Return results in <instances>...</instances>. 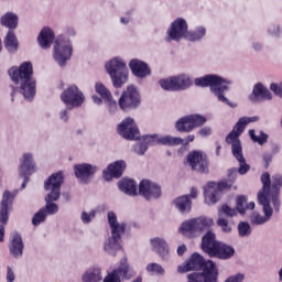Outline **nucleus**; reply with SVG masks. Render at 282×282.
<instances>
[{
    "label": "nucleus",
    "instance_id": "16",
    "mask_svg": "<svg viewBox=\"0 0 282 282\" xmlns=\"http://www.w3.org/2000/svg\"><path fill=\"white\" fill-rule=\"evenodd\" d=\"M187 164L192 171L208 173V155L200 151H192L187 154Z\"/></svg>",
    "mask_w": 282,
    "mask_h": 282
},
{
    "label": "nucleus",
    "instance_id": "55",
    "mask_svg": "<svg viewBox=\"0 0 282 282\" xmlns=\"http://www.w3.org/2000/svg\"><path fill=\"white\" fill-rule=\"evenodd\" d=\"M148 149L149 147L147 145V143L141 141V143L134 145V153H137L138 155H144Z\"/></svg>",
    "mask_w": 282,
    "mask_h": 282
},
{
    "label": "nucleus",
    "instance_id": "17",
    "mask_svg": "<svg viewBox=\"0 0 282 282\" xmlns=\"http://www.w3.org/2000/svg\"><path fill=\"white\" fill-rule=\"evenodd\" d=\"M63 172L52 174L44 183V191H48V199L61 198V186H63Z\"/></svg>",
    "mask_w": 282,
    "mask_h": 282
},
{
    "label": "nucleus",
    "instance_id": "27",
    "mask_svg": "<svg viewBox=\"0 0 282 282\" xmlns=\"http://www.w3.org/2000/svg\"><path fill=\"white\" fill-rule=\"evenodd\" d=\"M210 257H216V259H221L223 261L232 259V257H235V248L224 242H219Z\"/></svg>",
    "mask_w": 282,
    "mask_h": 282
},
{
    "label": "nucleus",
    "instance_id": "18",
    "mask_svg": "<svg viewBox=\"0 0 282 282\" xmlns=\"http://www.w3.org/2000/svg\"><path fill=\"white\" fill-rule=\"evenodd\" d=\"M138 194L151 202V199H159L162 196V187L149 180H143L139 184Z\"/></svg>",
    "mask_w": 282,
    "mask_h": 282
},
{
    "label": "nucleus",
    "instance_id": "33",
    "mask_svg": "<svg viewBox=\"0 0 282 282\" xmlns=\"http://www.w3.org/2000/svg\"><path fill=\"white\" fill-rule=\"evenodd\" d=\"M119 249H120V238H117L116 236H110L105 240L104 250L110 257H116Z\"/></svg>",
    "mask_w": 282,
    "mask_h": 282
},
{
    "label": "nucleus",
    "instance_id": "40",
    "mask_svg": "<svg viewBox=\"0 0 282 282\" xmlns=\"http://www.w3.org/2000/svg\"><path fill=\"white\" fill-rule=\"evenodd\" d=\"M206 36V28L198 26L195 31H187L185 39L187 41H199Z\"/></svg>",
    "mask_w": 282,
    "mask_h": 282
},
{
    "label": "nucleus",
    "instance_id": "23",
    "mask_svg": "<svg viewBox=\"0 0 282 282\" xmlns=\"http://www.w3.org/2000/svg\"><path fill=\"white\" fill-rule=\"evenodd\" d=\"M23 238H21V234L14 231L11 234L10 242H9V252L12 254L14 259H21L23 257Z\"/></svg>",
    "mask_w": 282,
    "mask_h": 282
},
{
    "label": "nucleus",
    "instance_id": "15",
    "mask_svg": "<svg viewBox=\"0 0 282 282\" xmlns=\"http://www.w3.org/2000/svg\"><path fill=\"white\" fill-rule=\"evenodd\" d=\"M187 33L188 23L183 18H177L171 23L170 29L167 30L166 42L171 43V41H182V39H186Z\"/></svg>",
    "mask_w": 282,
    "mask_h": 282
},
{
    "label": "nucleus",
    "instance_id": "26",
    "mask_svg": "<svg viewBox=\"0 0 282 282\" xmlns=\"http://www.w3.org/2000/svg\"><path fill=\"white\" fill-rule=\"evenodd\" d=\"M82 282H102V268L93 265L86 269L80 275Z\"/></svg>",
    "mask_w": 282,
    "mask_h": 282
},
{
    "label": "nucleus",
    "instance_id": "25",
    "mask_svg": "<svg viewBox=\"0 0 282 282\" xmlns=\"http://www.w3.org/2000/svg\"><path fill=\"white\" fill-rule=\"evenodd\" d=\"M172 206L181 214L188 215L193 210V200L191 196L182 195L172 200Z\"/></svg>",
    "mask_w": 282,
    "mask_h": 282
},
{
    "label": "nucleus",
    "instance_id": "8",
    "mask_svg": "<svg viewBox=\"0 0 282 282\" xmlns=\"http://www.w3.org/2000/svg\"><path fill=\"white\" fill-rule=\"evenodd\" d=\"M72 54H74L72 42L64 37H57L54 43V61L59 64L61 67H64L67 61L72 58Z\"/></svg>",
    "mask_w": 282,
    "mask_h": 282
},
{
    "label": "nucleus",
    "instance_id": "58",
    "mask_svg": "<svg viewBox=\"0 0 282 282\" xmlns=\"http://www.w3.org/2000/svg\"><path fill=\"white\" fill-rule=\"evenodd\" d=\"M104 282H122L120 276L115 272L109 273L106 278L102 279Z\"/></svg>",
    "mask_w": 282,
    "mask_h": 282
},
{
    "label": "nucleus",
    "instance_id": "35",
    "mask_svg": "<svg viewBox=\"0 0 282 282\" xmlns=\"http://www.w3.org/2000/svg\"><path fill=\"white\" fill-rule=\"evenodd\" d=\"M109 74L112 80V85L117 89H120V87L126 85L127 80H129V74L127 72H110Z\"/></svg>",
    "mask_w": 282,
    "mask_h": 282
},
{
    "label": "nucleus",
    "instance_id": "37",
    "mask_svg": "<svg viewBox=\"0 0 282 282\" xmlns=\"http://www.w3.org/2000/svg\"><path fill=\"white\" fill-rule=\"evenodd\" d=\"M254 202H249L246 199V196H240L237 198V210L240 215H243L246 210H254Z\"/></svg>",
    "mask_w": 282,
    "mask_h": 282
},
{
    "label": "nucleus",
    "instance_id": "2",
    "mask_svg": "<svg viewBox=\"0 0 282 282\" xmlns=\"http://www.w3.org/2000/svg\"><path fill=\"white\" fill-rule=\"evenodd\" d=\"M193 270H200L198 272L187 274V282H217L219 270L212 260H204L199 253H194L183 264L177 267V272L184 274Z\"/></svg>",
    "mask_w": 282,
    "mask_h": 282
},
{
    "label": "nucleus",
    "instance_id": "14",
    "mask_svg": "<svg viewBox=\"0 0 282 282\" xmlns=\"http://www.w3.org/2000/svg\"><path fill=\"white\" fill-rule=\"evenodd\" d=\"M12 202H14V196L6 191L2 194V199L0 204V241H3V237L6 235V224H8V219H10V206H12Z\"/></svg>",
    "mask_w": 282,
    "mask_h": 282
},
{
    "label": "nucleus",
    "instance_id": "62",
    "mask_svg": "<svg viewBox=\"0 0 282 282\" xmlns=\"http://www.w3.org/2000/svg\"><path fill=\"white\" fill-rule=\"evenodd\" d=\"M59 120H62V122H68L69 115L67 113V110H61Z\"/></svg>",
    "mask_w": 282,
    "mask_h": 282
},
{
    "label": "nucleus",
    "instance_id": "53",
    "mask_svg": "<svg viewBox=\"0 0 282 282\" xmlns=\"http://www.w3.org/2000/svg\"><path fill=\"white\" fill-rule=\"evenodd\" d=\"M221 215H226V217H235V215H237V209L231 208L228 205H223L219 210V217H221Z\"/></svg>",
    "mask_w": 282,
    "mask_h": 282
},
{
    "label": "nucleus",
    "instance_id": "36",
    "mask_svg": "<svg viewBox=\"0 0 282 282\" xmlns=\"http://www.w3.org/2000/svg\"><path fill=\"white\" fill-rule=\"evenodd\" d=\"M105 68L106 72H123V69H127V64L122 58L115 57L106 63Z\"/></svg>",
    "mask_w": 282,
    "mask_h": 282
},
{
    "label": "nucleus",
    "instance_id": "32",
    "mask_svg": "<svg viewBox=\"0 0 282 282\" xmlns=\"http://www.w3.org/2000/svg\"><path fill=\"white\" fill-rule=\"evenodd\" d=\"M195 141V134H189L187 135L186 139H182L180 137H171V135H166L164 139H162V142L164 144H169V147H180V144L182 147H188V144H191V142Z\"/></svg>",
    "mask_w": 282,
    "mask_h": 282
},
{
    "label": "nucleus",
    "instance_id": "10",
    "mask_svg": "<svg viewBox=\"0 0 282 282\" xmlns=\"http://www.w3.org/2000/svg\"><path fill=\"white\" fill-rule=\"evenodd\" d=\"M206 124V117L200 115H188L178 119L175 123L176 131L181 133H191L197 127H203Z\"/></svg>",
    "mask_w": 282,
    "mask_h": 282
},
{
    "label": "nucleus",
    "instance_id": "38",
    "mask_svg": "<svg viewBox=\"0 0 282 282\" xmlns=\"http://www.w3.org/2000/svg\"><path fill=\"white\" fill-rule=\"evenodd\" d=\"M129 263L127 262V258L121 259L120 261V265L118 267V269L113 270L112 272L119 276V279H129Z\"/></svg>",
    "mask_w": 282,
    "mask_h": 282
},
{
    "label": "nucleus",
    "instance_id": "1",
    "mask_svg": "<svg viewBox=\"0 0 282 282\" xmlns=\"http://www.w3.org/2000/svg\"><path fill=\"white\" fill-rule=\"evenodd\" d=\"M214 226L215 220H213V218L200 216L183 221L180 227V232L184 235V237H199L205 232L202 239V249L212 257L213 252L219 246L215 232L210 229Z\"/></svg>",
    "mask_w": 282,
    "mask_h": 282
},
{
    "label": "nucleus",
    "instance_id": "59",
    "mask_svg": "<svg viewBox=\"0 0 282 282\" xmlns=\"http://www.w3.org/2000/svg\"><path fill=\"white\" fill-rule=\"evenodd\" d=\"M17 279V275L14 274V271L12 268L8 267L7 268V282H14Z\"/></svg>",
    "mask_w": 282,
    "mask_h": 282
},
{
    "label": "nucleus",
    "instance_id": "48",
    "mask_svg": "<svg viewBox=\"0 0 282 282\" xmlns=\"http://www.w3.org/2000/svg\"><path fill=\"white\" fill-rule=\"evenodd\" d=\"M45 219H47V212H45V209L41 208L33 216L32 224H33V226H41V224H43V221H45Z\"/></svg>",
    "mask_w": 282,
    "mask_h": 282
},
{
    "label": "nucleus",
    "instance_id": "5",
    "mask_svg": "<svg viewBox=\"0 0 282 282\" xmlns=\"http://www.w3.org/2000/svg\"><path fill=\"white\" fill-rule=\"evenodd\" d=\"M228 177V181H220L219 183L209 182L204 187V198L207 206H215L221 199V193L232 187L235 180H237V170H229Z\"/></svg>",
    "mask_w": 282,
    "mask_h": 282
},
{
    "label": "nucleus",
    "instance_id": "11",
    "mask_svg": "<svg viewBox=\"0 0 282 282\" xmlns=\"http://www.w3.org/2000/svg\"><path fill=\"white\" fill-rule=\"evenodd\" d=\"M117 133L124 140H140V128L131 117H127L117 126Z\"/></svg>",
    "mask_w": 282,
    "mask_h": 282
},
{
    "label": "nucleus",
    "instance_id": "12",
    "mask_svg": "<svg viewBox=\"0 0 282 282\" xmlns=\"http://www.w3.org/2000/svg\"><path fill=\"white\" fill-rule=\"evenodd\" d=\"M140 106V91L135 86H128L119 98V107L122 111H129Z\"/></svg>",
    "mask_w": 282,
    "mask_h": 282
},
{
    "label": "nucleus",
    "instance_id": "4",
    "mask_svg": "<svg viewBox=\"0 0 282 282\" xmlns=\"http://www.w3.org/2000/svg\"><path fill=\"white\" fill-rule=\"evenodd\" d=\"M262 189L258 193L260 197H265L267 200L271 202L275 213L281 210V199L279 198V193L282 186V176L274 174L272 180L269 173H264L261 176Z\"/></svg>",
    "mask_w": 282,
    "mask_h": 282
},
{
    "label": "nucleus",
    "instance_id": "28",
    "mask_svg": "<svg viewBox=\"0 0 282 282\" xmlns=\"http://www.w3.org/2000/svg\"><path fill=\"white\" fill-rule=\"evenodd\" d=\"M54 31L50 28H44L37 36V43L42 50H50V47H52V43H54Z\"/></svg>",
    "mask_w": 282,
    "mask_h": 282
},
{
    "label": "nucleus",
    "instance_id": "29",
    "mask_svg": "<svg viewBox=\"0 0 282 282\" xmlns=\"http://www.w3.org/2000/svg\"><path fill=\"white\" fill-rule=\"evenodd\" d=\"M118 188L124 195H129L130 197H135L138 195V183L131 178H122L118 182Z\"/></svg>",
    "mask_w": 282,
    "mask_h": 282
},
{
    "label": "nucleus",
    "instance_id": "39",
    "mask_svg": "<svg viewBox=\"0 0 282 282\" xmlns=\"http://www.w3.org/2000/svg\"><path fill=\"white\" fill-rule=\"evenodd\" d=\"M129 67L131 72H151V67H149V64L135 58L130 61Z\"/></svg>",
    "mask_w": 282,
    "mask_h": 282
},
{
    "label": "nucleus",
    "instance_id": "30",
    "mask_svg": "<svg viewBox=\"0 0 282 282\" xmlns=\"http://www.w3.org/2000/svg\"><path fill=\"white\" fill-rule=\"evenodd\" d=\"M174 82V91H186L189 87H193V80L186 74H180L172 76Z\"/></svg>",
    "mask_w": 282,
    "mask_h": 282
},
{
    "label": "nucleus",
    "instance_id": "49",
    "mask_svg": "<svg viewBox=\"0 0 282 282\" xmlns=\"http://www.w3.org/2000/svg\"><path fill=\"white\" fill-rule=\"evenodd\" d=\"M107 105V111L109 116H116L118 113V102L113 100V96L104 99Z\"/></svg>",
    "mask_w": 282,
    "mask_h": 282
},
{
    "label": "nucleus",
    "instance_id": "54",
    "mask_svg": "<svg viewBox=\"0 0 282 282\" xmlns=\"http://www.w3.org/2000/svg\"><path fill=\"white\" fill-rule=\"evenodd\" d=\"M217 225L221 227L223 232H227V234L232 232V227L230 226L228 220H226V218H223L220 216V218H218L217 220Z\"/></svg>",
    "mask_w": 282,
    "mask_h": 282
},
{
    "label": "nucleus",
    "instance_id": "24",
    "mask_svg": "<svg viewBox=\"0 0 282 282\" xmlns=\"http://www.w3.org/2000/svg\"><path fill=\"white\" fill-rule=\"evenodd\" d=\"M150 246L161 259H166L169 254H171V248L169 247V242H166V239L154 237L150 239Z\"/></svg>",
    "mask_w": 282,
    "mask_h": 282
},
{
    "label": "nucleus",
    "instance_id": "3",
    "mask_svg": "<svg viewBox=\"0 0 282 282\" xmlns=\"http://www.w3.org/2000/svg\"><path fill=\"white\" fill-rule=\"evenodd\" d=\"M259 117H242L235 124L232 131L227 135L226 142L227 144H231V151L234 158L239 162L238 173L240 175H246L248 171H250V165L246 163V159L243 158V151L241 148V141L239 140V135L243 133L246 127L252 122H258Z\"/></svg>",
    "mask_w": 282,
    "mask_h": 282
},
{
    "label": "nucleus",
    "instance_id": "61",
    "mask_svg": "<svg viewBox=\"0 0 282 282\" xmlns=\"http://www.w3.org/2000/svg\"><path fill=\"white\" fill-rule=\"evenodd\" d=\"M263 162H264L265 169H268L272 162V154L270 153L263 154Z\"/></svg>",
    "mask_w": 282,
    "mask_h": 282
},
{
    "label": "nucleus",
    "instance_id": "31",
    "mask_svg": "<svg viewBox=\"0 0 282 282\" xmlns=\"http://www.w3.org/2000/svg\"><path fill=\"white\" fill-rule=\"evenodd\" d=\"M251 100L257 102L272 100V93H270L262 84H256L252 90Z\"/></svg>",
    "mask_w": 282,
    "mask_h": 282
},
{
    "label": "nucleus",
    "instance_id": "43",
    "mask_svg": "<svg viewBox=\"0 0 282 282\" xmlns=\"http://www.w3.org/2000/svg\"><path fill=\"white\" fill-rule=\"evenodd\" d=\"M159 86L163 91H175V86L173 82V76L170 77H163L159 79Z\"/></svg>",
    "mask_w": 282,
    "mask_h": 282
},
{
    "label": "nucleus",
    "instance_id": "52",
    "mask_svg": "<svg viewBox=\"0 0 282 282\" xmlns=\"http://www.w3.org/2000/svg\"><path fill=\"white\" fill-rule=\"evenodd\" d=\"M95 217H96V210L82 212L80 214V220L85 225L91 224Z\"/></svg>",
    "mask_w": 282,
    "mask_h": 282
},
{
    "label": "nucleus",
    "instance_id": "19",
    "mask_svg": "<svg viewBox=\"0 0 282 282\" xmlns=\"http://www.w3.org/2000/svg\"><path fill=\"white\" fill-rule=\"evenodd\" d=\"M98 172V166L89 163H82L74 165L75 176L82 184H89V181Z\"/></svg>",
    "mask_w": 282,
    "mask_h": 282
},
{
    "label": "nucleus",
    "instance_id": "47",
    "mask_svg": "<svg viewBox=\"0 0 282 282\" xmlns=\"http://www.w3.org/2000/svg\"><path fill=\"white\" fill-rule=\"evenodd\" d=\"M95 91L96 94H98L99 96H101V98L104 100H107V98H111V91H109V89H107L106 86L102 85V83L97 82L95 84Z\"/></svg>",
    "mask_w": 282,
    "mask_h": 282
},
{
    "label": "nucleus",
    "instance_id": "20",
    "mask_svg": "<svg viewBox=\"0 0 282 282\" xmlns=\"http://www.w3.org/2000/svg\"><path fill=\"white\" fill-rule=\"evenodd\" d=\"M19 175L20 177H26L36 173V162H34V154L31 152H24L19 160Z\"/></svg>",
    "mask_w": 282,
    "mask_h": 282
},
{
    "label": "nucleus",
    "instance_id": "34",
    "mask_svg": "<svg viewBox=\"0 0 282 282\" xmlns=\"http://www.w3.org/2000/svg\"><path fill=\"white\" fill-rule=\"evenodd\" d=\"M0 24L8 28L9 31L17 30L19 25V15L12 12H7L0 18Z\"/></svg>",
    "mask_w": 282,
    "mask_h": 282
},
{
    "label": "nucleus",
    "instance_id": "6",
    "mask_svg": "<svg viewBox=\"0 0 282 282\" xmlns=\"http://www.w3.org/2000/svg\"><path fill=\"white\" fill-rule=\"evenodd\" d=\"M196 87H210V91L217 96L220 102L228 105V98L224 96V91H228V82L221 79L217 75H206L194 80Z\"/></svg>",
    "mask_w": 282,
    "mask_h": 282
},
{
    "label": "nucleus",
    "instance_id": "44",
    "mask_svg": "<svg viewBox=\"0 0 282 282\" xmlns=\"http://www.w3.org/2000/svg\"><path fill=\"white\" fill-rule=\"evenodd\" d=\"M147 272L155 276H164V274H166V270H164L161 264H158L155 262L149 263L147 265Z\"/></svg>",
    "mask_w": 282,
    "mask_h": 282
},
{
    "label": "nucleus",
    "instance_id": "46",
    "mask_svg": "<svg viewBox=\"0 0 282 282\" xmlns=\"http://www.w3.org/2000/svg\"><path fill=\"white\" fill-rule=\"evenodd\" d=\"M249 135L253 142H258L260 145H263L265 142H268V134H265L263 131H260L258 134H256L254 130H249Z\"/></svg>",
    "mask_w": 282,
    "mask_h": 282
},
{
    "label": "nucleus",
    "instance_id": "21",
    "mask_svg": "<svg viewBox=\"0 0 282 282\" xmlns=\"http://www.w3.org/2000/svg\"><path fill=\"white\" fill-rule=\"evenodd\" d=\"M127 171V161L119 160L110 163L106 170H104V180L111 182L113 177H122V174Z\"/></svg>",
    "mask_w": 282,
    "mask_h": 282
},
{
    "label": "nucleus",
    "instance_id": "13",
    "mask_svg": "<svg viewBox=\"0 0 282 282\" xmlns=\"http://www.w3.org/2000/svg\"><path fill=\"white\" fill-rule=\"evenodd\" d=\"M258 202L262 206V212L264 216H261L258 212H253L251 215V224L256 226H261L263 224H268L270 219H272V215H274V206H272L271 200H267L265 197L258 195Z\"/></svg>",
    "mask_w": 282,
    "mask_h": 282
},
{
    "label": "nucleus",
    "instance_id": "51",
    "mask_svg": "<svg viewBox=\"0 0 282 282\" xmlns=\"http://www.w3.org/2000/svg\"><path fill=\"white\" fill-rule=\"evenodd\" d=\"M32 62H24L20 66H12L9 72H33Z\"/></svg>",
    "mask_w": 282,
    "mask_h": 282
},
{
    "label": "nucleus",
    "instance_id": "9",
    "mask_svg": "<svg viewBox=\"0 0 282 282\" xmlns=\"http://www.w3.org/2000/svg\"><path fill=\"white\" fill-rule=\"evenodd\" d=\"M61 100L67 109H78L85 105V94L76 85L68 86L61 95Z\"/></svg>",
    "mask_w": 282,
    "mask_h": 282
},
{
    "label": "nucleus",
    "instance_id": "63",
    "mask_svg": "<svg viewBox=\"0 0 282 282\" xmlns=\"http://www.w3.org/2000/svg\"><path fill=\"white\" fill-rule=\"evenodd\" d=\"M187 196H189L191 202H193V199H197V189L193 187L191 189V194H187Z\"/></svg>",
    "mask_w": 282,
    "mask_h": 282
},
{
    "label": "nucleus",
    "instance_id": "60",
    "mask_svg": "<svg viewBox=\"0 0 282 282\" xmlns=\"http://www.w3.org/2000/svg\"><path fill=\"white\" fill-rule=\"evenodd\" d=\"M199 135H202V138H208V135H210V133H213V130L210 129V127H205L203 129H200L198 131Z\"/></svg>",
    "mask_w": 282,
    "mask_h": 282
},
{
    "label": "nucleus",
    "instance_id": "42",
    "mask_svg": "<svg viewBox=\"0 0 282 282\" xmlns=\"http://www.w3.org/2000/svg\"><path fill=\"white\" fill-rule=\"evenodd\" d=\"M4 45L7 50H10V51L12 50L17 51L19 48V42L17 41V35H14V31H9L7 33Z\"/></svg>",
    "mask_w": 282,
    "mask_h": 282
},
{
    "label": "nucleus",
    "instance_id": "50",
    "mask_svg": "<svg viewBox=\"0 0 282 282\" xmlns=\"http://www.w3.org/2000/svg\"><path fill=\"white\" fill-rule=\"evenodd\" d=\"M251 234H252V228L250 227V224L246 221L238 224L239 237H250Z\"/></svg>",
    "mask_w": 282,
    "mask_h": 282
},
{
    "label": "nucleus",
    "instance_id": "56",
    "mask_svg": "<svg viewBox=\"0 0 282 282\" xmlns=\"http://www.w3.org/2000/svg\"><path fill=\"white\" fill-rule=\"evenodd\" d=\"M132 74L137 78V83H142V80H147L151 76V72H133Z\"/></svg>",
    "mask_w": 282,
    "mask_h": 282
},
{
    "label": "nucleus",
    "instance_id": "7",
    "mask_svg": "<svg viewBox=\"0 0 282 282\" xmlns=\"http://www.w3.org/2000/svg\"><path fill=\"white\" fill-rule=\"evenodd\" d=\"M9 76L14 85L20 86V94H22L26 100L34 98L36 94V82L34 77H32V72H11Z\"/></svg>",
    "mask_w": 282,
    "mask_h": 282
},
{
    "label": "nucleus",
    "instance_id": "41",
    "mask_svg": "<svg viewBox=\"0 0 282 282\" xmlns=\"http://www.w3.org/2000/svg\"><path fill=\"white\" fill-rule=\"evenodd\" d=\"M50 194L45 196L46 205L42 207L45 210L46 215H56L58 213V206L54 202H58V199L48 198Z\"/></svg>",
    "mask_w": 282,
    "mask_h": 282
},
{
    "label": "nucleus",
    "instance_id": "64",
    "mask_svg": "<svg viewBox=\"0 0 282 282\" xmlns=\"http://www.w3.org/2000/svg\"><path fill=\"white\" fill-rule=\"evenodd\" d=\"M184 252H186V245H181L177 247V254L178 257H182V254H184Z\"/></svg>",
    "mask_w": 282,
    "mask_h": 282
},
{
    "label": "nucleus",
    "instance_id": "45",
    "mask_svg": "<svg viewBox=\"0 0 282 282\" xmlns=\"http://www.w3.org/2000/svg\"><path fill=\"white\" fill-rule=\"evenodd\" d=\"M165 137H160L158 134H151V135H145L141 139V142L145 143V145L149 147V144H163L165 147H169V143H163L162 140H164Z\"/></svg>",
    "mask_w": 282,
    "mask_h": 282
},
{
    "label": "nucleus",
    "instance_id": "22",
    "mask_svg": "<svg viewBox=\"0 0 282 282\" xmlns=\"http://www.w3.org/2000/svg\"><path fill=\"white\" fill-rule=\"evenodd\" d=\"M108 226L110 228L111 237L120 239L127 230V224L118 221V216L113 212L107 213Z\"/></svg>",
    "mask_w": 282,
    "mask_h": 282
},
{
    "label": "nucleus",
    "instance_id": "57",
    "mask_svg": "<svg viewBox=\"0 0 282 282\" xmlns=\"http://www.w3.org/2000/svg\"><path fill=\"white\" fill-rule=\"evenodd\" d=\"M270 89L271 91H273V94H275V96H279V98H282V84H274L272 83L270 85Z\"/></svg>",
    "mask_w": 282,
    "mask_h": 282
}]
</instances>
